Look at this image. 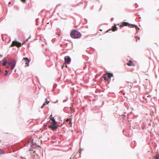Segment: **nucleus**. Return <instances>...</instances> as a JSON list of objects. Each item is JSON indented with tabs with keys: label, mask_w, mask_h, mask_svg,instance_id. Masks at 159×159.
<instances>
[{
	"label": "nucleus",
	"mask_w": 159,
	"mask_h": 159,
	"mask_svg": "<svg viewBox=\"0 0 159 159\" xmlns=\"http://www.w3.org/2000/svg\"><path fill=\"white\" fill-rule=\"evenodd\" d=\"M156 159H159V155H157L156 157Z\"/></svg>",
	"instance_id": "6ab92c4d"
},
{
	"label": "nucleus",
	"mask_w": 159,
	"mask_h": 159,
	"mask_svg": "<svg viewBox=\"0 0 159 159\" xmlns=\"http://www.w3.org/2000/svg\"><path fill=\"white\" fill-rule=\"evenodd\" d=\"M22 2H25V0H20Z\"/></svg>",
	"instance_id": "393cba45"
},
{
	"label": "nucleus",
	"mask_w": 159,
	"mask_h": 159,
	"mask_svg": "<svg viewBox=\"0 0 159 159\" xmlns=\"http://www.w3.org/2000/svg\"><path fill=\"white\" fill-rule=\"evenodd\" d=\"M124 25L128 26L130 28H133L134 27H135L136 28V26H135L133 25H131L129 24L128 22H123L122 24L120 25V27H121L123 26Z\"/></svg>",
	"instance_id": "423d86ee"
},
{
	"label": "nucleus",
	"mask_w": 159,
	"mask_h": 159,
	"mask_svg": "<svg viewBox=\"0 0 159 159\" xmlns=\"http://www.w3.org/2000/svg\"><path fill=\"white\" fill-rule=\"evenodd\" d=\"M5 153L4 151L2 149H0V154H3Z\"/></svg>",
	"instance_id": "ddd939ff"
},
{
	"label": "nucleus",
	"mask_w": 159,
	"mask_h": 159,
	"mask_svg": "<svg viewBox=\"0 0 159 159\" xmlns=\"http://www.w3.org/2000/svg\"><path fill=\"white\" fill-rule=\"evenodd\" d=\"M45 102L47 104H48L49 102V101H48L47 100V98H46L45 99Z\"/></svg>",
	"instance_id": "2eb2a0df"
},
{
	"label": "nucleus",
	"mask_w": 159,
	"mask_h": 159,
	"mask_svg": "<svg viewBox=\"0 0 159 159\" xmlns=\"http://www.w3.org/2000/svg\"><path fill=\"white\" fill-rule=\"evenodd\" d=\"M5 66V68H6V69H8V68H9V67H10V66H9V65H7V66H6H6Z\"/></svg>",
	"instance_id": "412c9836"
},
{
	"label": "nucleus",
	"mask_w": 159,
	"mask_h": 159,
	"mask_svg": "<svg viewBox=\"0 0 159 159\" xmlns=\"http://www.w3.org/2000/svg\"><path fill=\"white\" fill-rule=\"evenodd\" d=\"M80 149H81V151L82 150V149H81V148H80Z\"/></svg>",
	"instance_id": "c9c22d12"
},
{
	"label": "nucleus",
	"mask_w": 159,
	"mask_h": 159,
	"mask_svg": "<svg viewBox=\"0 0 159 159\" xmlns=\"http://www.w3.org/2000/svg\"><path fill=\"white\" fill-rule=\"evenodd\" d=\"M48 127L53 131H55L58 128V126L56 125L55 123L49 125H48Z\"/></svg>",
	"instance_id": "39448f33"
},
{
	"label": "nucleus",
	"mask_w": 159,
	"mask_h": 159,
	"mask_svg": "<svg viewBox=\"0 0 159 159\" xmlns=\"http://www.w3.org/2000/svg\"><path fill=\"white\" fill-rule=\"evenodd\" d=\"M127 82L128 83H130L129 81H127Z\"/></svg>",
	"instance_id": "2f4dec72"
},
{
	"label": "nucleus",
	"mask_w": 159,
	"mask_h": 159,
	"mask_svg": "<svg viewBox=\"0 0 159 159\" xmlns=\"http://www.w3.org/2000/svg\"><path fill=\"white\" fill-rule=\"evenodd\" d=\"M30 37H31V36H30L28 39H30Z\"/></svg>",
	"instance_id": "7c9ffc66"
},
{
	"label": "nucleus",
	"mask_w": 159,
	"mask_h": 159,
	"mask_svg": "<svg viewBox=\"0 0 159 159\" xmlns=\"http://www.w3.org/2000/svg\"><path fill=\"white\" fill-rule=\"evenodd\" d=\"M102 77L104 79L106 82L108 81V84H106L107 86H108V84L109 83V72H107V74H103Z\"/></svg>",
	"instance_id": "7ed1b4c3"
},
{
	"label": "nucleus",
	"mask_w": 159,
	"mask_h": 159,
	"mask_svg": "<svg viewBox=\"0 0 159 159\" xmlns=\"http://www.w3.org/2000/svg\"><path fill=\"white\" fill-rule=\"evenodd\" d=\"M79 152H80V153H81V152H80V151H79Z\"/></svg>",
	"instance_id": "e433bc0d"
},
{
	"label": "nucleus",
	"mask_w": 159,
	"mask_h": 159,
	"mask_svg": "<svg viewBox=\"0 0 159 159\" xmlns=\"http://www.w3.org/2000/svg\"><path fill=\"white\" fill-rule=\"evenodd\" d=\"M84 19L85 20H86V22H87V19H85V18Z\"/></svg>",
	"instance_id": "c756f323"
},
{
	"label": "nucleus",
	"mask_w": 159,
	"mask_h": 159,
	"mask_svg": "<svg viewBox=\"0 0 159 159\" xmlns=\"http://www.w3.org/2000/svg\"><path fill=\"white\" fill-rule=\"evenodd\" d=\"M50 120L52 121V122H50L52 124L56 123L57 122L55 120L54 118L53 117H52L51 118H50Z\"/></svg>",
	"instance_id": "9b49d317"
},
{
	"label": "nucleus",
	"mask_w": 159,
	"mask_h": 159,
	"mask_svg": "<svg viewBox=\"0 0 159 159\" xmlns=\"http://www.w3.org/2000/svg\"><path fill=\"white\" fill-rule=\"evenodd\" d=\"M46 103L45 102L43 103V104L42 105V106L41 107V108H43V107L46 105Z\"/></svg>",
	"instance_id": "dca6fc26"
},
{
	"label": "nucleus",
	"mask_w": 159,
	"mask_h": 159,
	"mask_svg": "<svg viewBox=\"0 0 159 159\" xmlns=\"http://www.w3.org/2000/svg\"><path fill=\"white\" fill-rule=\"evenodd\" d=\"M70 37L74 39H79L82 36L81 34L76 30H72L70 32Z\"/></svg>",
	"instance_id": "f257e3e1"
},
{
	"label": "nucleus",
	"mask_w": 159,
	"mask_h": 159,
	"mask_svg": "<svg viewBox=\"0 0 159 159\" xmlns=\"http://www.w3.org/2000/svg\"><path fill=\"white\" fill-rule=\"evenodd\" d=\"M67 119L68 120H70V121L69 122V124H71V125L72 124L71 119V118H69V119L67 118Z\"/></svg>",
	"instance_id": "f3484780"
},
{
	"label": "nucleus",
	"mask_w": 159,
	"mask_h": 159,
	"mask_svg": "<svg viewBox=\"0 0 159 159\" xmlns=\"http://www.w3.org/2000/svg\"><path fill=\"white\" fill-rule=\"evenodd\" d=\"M11 61H7V64H8V65H9V66L11 65H12L11 67V70H12L16 66V61L15 59H12Z\"/></svg>",
	"instance_id": "f03ea898"
},
{
	"label": "nucleus",
	"mask_w": 159,
	"mask_h": 159,
	"mask_svg": "<svg viewBox=\"0 0 159 159\" xmlns=\"http://www.w3.org/2000/svg\"><path fill=\"white\" fill-rule=\"evenodd\" d=\"M44 126H47V124H44Z\"/></svg>",
	"instance_id": "cd10ccee"
},
{
	"label": "nucleus",
	"mask_w": 159,
	"mask_h": 159,
	"mask_svg": "<svg viewBox=\"0 0 159 159\" xmlns=\"http://www.w3.org/2000/svg\"><path fill=\"white\" fill-rule=\"evenodd\" d=\"M57 86V84H54L53 85V89L56 88Z\"/></svg>",
	"instance_id": "a211bd4d"
},
{
	"label": "nucleus",
	"mask_w": 159,
	"mask_h": 159,
	"mask_svg": "<svg viewBox=\"0 0 159 159\" xmlns=\"http://www.w3.org/2000/svg\"><path fill=\"white\" fill-rule=\"evenodd\" d=\"M28 39H26V40L25 41H24L23 43H22V44H24V43H25L26 42L28 41Z\"/></svg>",
	"instance_id": "aec40b11"
},
{
	"label": "nucleus",
	"mask_w": 159,
	"mask_h": 159,
	"mask_svg": "<svg viewBox=\"0 0 159 159\" xmlns=\"http://www.w3.org/2000/svg\"><path fill=\"white\" fill-rule=\"evenodd\" d=\"M67 100H68L67 98L66 99L63 100V102H65L66 101H67Z\"/></svg>",
	"instance_id": "5701e85b"
},
{
	"label": "nucleus",
	"mask_w": 159,
	"mask_h": 159,
	"mask_svg": "<svg viewBox=\"0 0 159 159\" xmlns=\"http://www.w3.org/2000/svg\"><path fill=\"white\" fill-rule=\"evenodd\" d=\"M1 142V140H0V142Z\"/></svg>",
	"instance_id": "4c0bfd02"
},
{
	"label": "nucleus",
	"mask_w": 159,
	"mask_h": 159,
	"mask_svg": "<svg viewBox=\"0 0 159 159\" xmlns=\"http://www.w3.org/2000/svg\"><path fill=\"white\" fill-rule=\"evenodd\" d=\"M25 60V64L28 66H29V62L30 61V59H28L27 57H24L23 59Z\"/></svg>",
	"instance_id": "6e6552de"
},
{
	"label": "nucleus",
	"mask_w": 159,
	"mask_h": 159,
	"mask_svg": "<svg viewBox=\"0 0 159 159\" xmlns=\"http://www.w3.org/2000/svg\"><path fill=\"white\" fill-rule=\"evenodd\" d=\"M113 77V75L112 74L110 73V78L111 77Z\"/></svg>",
	"instance_id": "b1692460"
},
{
	"label": "nucleus",
	"mask_w": 159,
	"mask_h": 159,
	"mask_svg": "<svg viewBox=\"0 0 159 159\" xmlns=\"http://www.w3.org/2000/svg\"><path fill=\"white\" fill-rule=\"evenodd\" d=\"M3 62L2 63V65L3 66H6V64L7 63V61L6 60V58H4L2 60Z\"/></svg>",
	"instance_id": "1a4fd4ad"
},
{
	"label": "nucleus",
	"mask_w": 159,
	"mask_h": 159,
	"mask_svg": "<svg viewBox=\"0 0 159 159\" xmlns=\"http://www.w3.org/2000/svg\"><path fill=\"white\" fill-rule=\"evenodd\" d=\"M38 19H39V18H36L35 20H36V25H37V24H38Z\"/></svg>",
	"instance_id": "4be33fe9"
},
{
	"label": "nucleus",
	"mask_w": 159,
	"mask_h": 159,
	"mask_svg": "<svg viewBox=\"0 0 159 159\" xmlns=\"http://www.w3.org/2000/svg\"><path fill=\"white\" fill-rule=\"evenodd\" d=\"M127 64L129 66H134L135 65L133 63V62L129 60V62Z\"/></svg>",
	"instance_id": "9d476101"
},
{
	"label": "nucleus",
	"mask_w": 159,
	"mask_h": 159,
	"mask_svg": "<svg viewBox=\"0 0 159 159\" xmlns=\"http://www.w3.org/2000/svg\"><path fill=\"white\" fill-rule=\"evenodd\" d=\"M117 30V28L116 27V25H114L112 27V28L111 29V30L113 31H115L116 30Z\"/></svg>",
	"instance_id": "f8f14e48"
},
{
	"label": "nucleus",
	"mask_w": 159,
	"mask_h": 159,
	"mask_svg": "<svg viewBox=\"0 0 159 159\" xmlns=\"http://www.w3.org/2000/svg\"><path fill=\"white\" fill-rule=\"evenodd\" d=\"M109 29H108V30H107V32H109Z\"/></svg>",
	"instance_id": "bb28decb"
},
{
	"label": "nucleus",
	"mask_w": 159,
	"mask_h": 159,
	"mask_svg": "<svg viewBox=\"0 0 159 159\" xmlns=\"http://www.w3.org/2000/svg\"><path fill=\"white\" fill-rule=\"evenodd\" d=\"M86 6H85L84 7V9L86 7Z\"/></svg>",
	"instance_id": "473e14b6"
},
{
	"label": "nucleus",
	"mask_w": 159,
	"mask_h": 159,
	"mask_svg": "<svg viewBox=\"0 0 159 159\" xmlns=\"http://www.w3.org/2000/svg\"><path fill=\"white\" fill-rule=\"evenodd\" d=\"M22 44H21V43L15 40L12 42V43L11 45V47H13L16 46L17 47H20L22 46Z\"/></svg>",
	"instance_id": "20e7f679"
},
{
	"label": "nucleus",
	"mask_w": 159,
	"mask_h": 159,
	"mask_svg": "<svg viewBox=\"0 0 159 159\" xmlns=\"http://www.w3.org/2000/svg\"><path fill=\"white\" fill-rule=\"evenodd\" d=\"M5 72L6 73H5L4 74V75L5 76H7V75L8 73V71L7 70H5Z\"/></svg>",
	"instance_id": "4468645a"
},
{
	"label": "nucleus",
	"mask_w": 159,
	"mask_h": 159,
	"mask_svg": "<svg viewBox=\"0 0 159 159\" xmlns=\"http://www.w3.org/2000/svg\"><path fill=\"white\" fill-rule=\"evenodd\" d=\"M1 61H0V63H1Z\"/></svg>",
	"instance_id": "f704fd0d"
},
{
	"label": "nucleus",
	"mask_w": 159,
	"mask_h": 159,
	"mask_svg": "<svg viewBox=\"0 0 159 159\" xmlns=\"http://www.w3.org/2000/svg\"><path fill=\"white\" fill-rule=\"evenodd\" d=\"M65 62L67 64H69L70 62L71 59L70 57L69 56H67L64 58Z\"/></svg>",
	"instance_id": "0eeeda50"
},
{
	"label": "nucleus",
	"mask_w": 159,
	"mask_h": 159,
	"mask_svg": "<svg viewBox=\"0 0 159 159\" xmlns=\"http://www.w3.org/2000/svg\"><path fill=\"white\" fill-rule=\"evenodd\" d=\"M138 39H140L139 38V37H138Z\"/></svg>",
	"instance_id": "72a5a7b5"
},
{
	"label": "nucleus",
	"mask_w": 159,
	"mask_h": 159,
	"mask_svg": "<svg viewBox=\"0 0 159 159\" xmlns=\"http://www.w3.org/2000/svg\"><path fill=\"white\" fill-rule=\"evenodd\" d=\"M11 4V2H9V3H8V4L9 5H10Z\"/></svg>",
	"instance_id": "c85d7f7f"
},
{
	"label": "nucleus",
	"mask_w": 159,
	"mask_h": 159,
	"mask_svg": "<svg viewBox=\"0 0 159 159\" xmlns=\"http://www.w3.org/2000/svg\"><path fill=\"white\" fill-rule=\"evenodd\" d=\"M3 71V70H2V69L0 68V73L2 72Z\"/></svg>",
	"instance_id": "a878e982"
}]
</instances>
